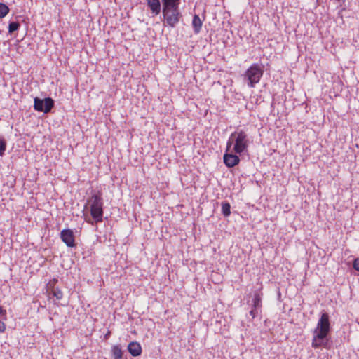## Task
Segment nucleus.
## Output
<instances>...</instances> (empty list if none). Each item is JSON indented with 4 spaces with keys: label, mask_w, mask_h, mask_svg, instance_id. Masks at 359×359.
Listing matches in <instances>:
<instances>
[{
    "label": "nucleus",
    "mask_w": 359,
    "mask_h": 359,
    "mask_svg": "<svg viewBox=\"0 0 359 359\" xmlns=\"http://www.w3.org/2000/svg\"><path fill=\"white\" fill-rule=\"evenodd\" d=\"M327 335L313 332V336L311 342V346L316 349L321 347L328 349Z\"/></svg>",
    "instance_id": "obj_6"
},
{
    "label": "nucleus",
    "mask_w": 359,
    "mask_h": 359,
    "mask_svg": "<svg viewBox=\"0 0 359 359\" xmlns=\"http://www.w3.org/2000/svg\"><path fill=\"white\" fill-rule=\"evenodd\" d=\"M330 329L331 326L328 313L325 312L322 313L320 318L318 321L316 327L313 332L323 334L327 336L330 332Z\"/></svg>",
    "instance_id": "obj_5"
},
{
    "label": "nucleus",
    "mask_w": 359,
    "mask_h": 359,
    "mask_svg": "<svg viewBox=\"0 0 359 359\" xmlns=\"http://www.w3.org/2000/svg\"><path fill=\"white\" fill-rule=\"evenodd\" d=\"M202 25L203 22L201 20L200 17L198 15L195 14L192 20V27L195 34H198L201 32Z\"/></svg>",
    "instance_id": "obj_14"
},
{
    "label": "nucleus",
    "mask_w": 359,
    "mask_h": 359,
    "mask_svg": "<svg viewBox=\"0 0 359 359\" xmlns=\"http://www.w3.org/2000/svg\"><path fill=\"white\" fill-rule=\"evenodd\" d=\"M262 294L257 292L253 299V309L250 311V315L255 318L261 313Z\"/></svg>",
    "instance_id": "obj_9"
},
{
    "label": "nucleus",
    "mask_w": 359,
    "mask_h": 359,
    "mask_svg": "<svg viewBox=\"0 0 359 359\" xmlns=\"http://www.w3.org/2000/svg\"><path fill=\"white\" fill-rule=\"evenodd\" d=\"M128 351L133 357H137L142 353V347L138 342L132 341L128 346Z\"/></svg>",
    "instance_id": "obj_13"
},
{
    "label": "nucleus",
    "mask_w": 359,
    "mask_h": 359,
    "mask_svg": "<svg viewBox=\"0 0 359 359\" xmlns=\"http://www.w3.org/2000/svg\"><path fill=\"white\" fill-rule=\"evenodd\" d=\"M9 8L4 3H0V18H4L9 13Z\"/></svg>",
    "instance_id": "obj_19"
},
{
    "label": "nucleus",
    "mask_w": 359,
    "mask_h": 359,
    "mask_svg": "<svg viewBox=\"0 0 359 359\" xmlns=\"http://www.w3.org/2000/svg\"><path fill=\"white\" fill-rule=\"evenodd\" d=\"M334 1H337V2H339V1H341V0H334Z\"/></svg>",
    "instance_id": "obj_25"
},
{
    "label": "nucleus",
    "mask_w": 359,
    "mask_h": 359,
    "mask_svg": "<svg viewBox=\"0 0 359 359\" xmlns=\"http://www.w3.org/2000/svg\"><path fill=\"white\" fill-rule=\"evenodd\" d=\"M114 359H123V351L119 345H115L111 348Z\"/></svg>",
    "instance_id": "obj_15"
},
{
    "label": "nucleus",
    "mask_w": 359,
    "mask_h": 359,
    "mask_svg": "<svg viewBox=\"0 0 359 359\" xmlns=\"http://www.w3.org/2000/svg\"><path fill=\"white\" fill-rule=\"evenodd\" d=\"M6 149V141L4 137H0V156L4 154Z\"/></svg>",
    "instance_id": "obj_20"
},
{
    "label": "nucleus",
    "mask_w": 359,
    "mask_h": 359,
    "mask_svg": "<svg viewBox=\"0 0 359 359\" xmlns=\"http://www.w3.org/2000/svg\"><path fill=\"white\" fill-rule=\"evenodd\" d=\"M6 330V325L4 323L0 320V332H4Z\"/></svg>",
    "instance_id": "obj_22"
},
{
    "label": "nucleus",
    "mask_w": 359,
    "mask_h": 359,
    "mask_svg": "<svg viewBox=\"0 0 359 359\" xmlns=\"http://www.w3.org/2000/svg\"><path fill=\"white\" fill-rule=\"evenodd\" d=\"M0 316H6V311L5 309H4L1 305H0Z\"/></svg>",
    "instance_id": "obj_23"
},
{
    "label": "nucleus",
    "mask_w": 359,
    "mask_h": 359,
    "mask_svg": "<svg viewBox=\"0 0 359 359\" xmlns=\"http://www.w3.org/2000/svg\"><path fill=\"white\" fill-rule=\"evenodd\" d=\"M262 74L263 71L258 65L252 66L248 69V81L252 86L259 82Z\"/></svg>",
    "instance_id": "obj_7"
},
{
    "label": "nucleus",
    "mask_w": 359,
    "mask_h": 359,
    "mask_svg": "<svg viewBox=\"0 0 359 359\" xmlns=\"http://www.w3.org/2000/svg\"><path fill=\"white\" fill-rule=\"evenodd\" d=\"M353 267L355 270L359 271V258L354 259L353 263Z\"/></svg>",
    "instance_id": "obj_21"
},
{
    "label": "nucleus",
    "mask_w": 359,
    "mask_h": 359,
    "mask_svg": "<svg viewBox=\"0 0 359 359\" xmlns=\"http://www.w3.org/2000/svg\"><path fill=\"white\" fill-rule=\"evenodd\" d=\"M20 27V24L18 21H12L8 25V33L12 34L13 32L18 31Z\"/></svg>",
    "instance_id": "obj_17"
},
{
    "label": "nucleus",
    "mask_w": 359,
    "mask_h": 359,
    "mask_svg": "<svg viewBox=\"0 0 359 359\" xmlns=\"http://www.w3.org/2000/svg\"><path fill=\"white\" fill-rule=\"evenodd\" d=\"M164 18V25L175 28L182 18V14L180 8L175 10H165L162 11Z\"/></svg>",
    "instance_id": "obj_3"
},
{
    "label": "nucleus",
    "mask_w": 359,
    "mask_h": 359,
    "mask_svg": "<svg viewBox=\"0 0 359 359\" xmlns=\"http://www.w3.org/2000/svg\"><path fill=\"white\" fill-rule=\"evenodd\" d=\"M222 212L225 217L230 215L231 205L228 202H224L222 203Z\"/></svg>",
    "instance_id": "obj_18"
},
{
    "label": "nucleus",
    "mask_w": 359,
    "mask_h": 359,
    "mask_svg": "<svg viewBox=\"0 0 359 359\" xmlns=\"http://www.w3.org/2000/svg\"><path fill=\"white\" fill-rule=\"evenodd\" d=\"M161 0H146L147 6L153 16L158 15L161 11Z\"/></svg>",
    "instance_id": "obj_11"
},
{
    "label": "nucleus",
    "mask_w": 359,
    "mask_h": 359,
    "mask_svg": "<svg viewBox=\"0 0 359 359\" xmlns=\"http://www.w3.org/2000/svg\"><path fill=\"white\" fill-rule=\"evenodd\" d=\"M162 11L180 8L181 0H161Z\"/></svg>",
    "instance_id": "obj_12"
},
{
    "label": "nucleus",
    "mask_w": 359,
    "mask_h": 359,
    "mask_svg": "<svg viewBox=\"0 0 359 359\" xmlns=\"http://www.w3.org/2000/svg\"><path fill=\"white\" fill-rule=\"evenodd\" d=\"M90 204V210L92 218L86 219L87 223L94 225L103 221V198L100 191H94L92 196L88 199Z\"/></svg>",
    "instance_id": "obj_1"
},
{
    "label": "nucleus",
    "mask_w": 359,
    "mask_h": 359,
    "mask_svg": "<svg viewBox=\"0 0 359 359\" xmlns=\"http://www.w3.org/2000/svg\"><path fill=\"white\" fill-rule=\"evenodd\" d=\"M233 144V150L235 153L240 154L243 151L247 146L246 135L245 132L232 133L227 142L226 147L230 149Z\"/></svg>",
    "instance_id": "obj_2"
},
{
    "label": "nucleus",
    "mask_w": 359,
    "mask_h": 359,
    "mask_svg": "<svg viewBox=\"0 0 359 359\" xmlns=\"http://www.w3.org/2000/svg\"><path fill=\"white\" fill-rule=\"evenodd\" d=\"M244 76H247V71L245 72Z\"/></svg>",
    "instance_id": "obj_24"
},
{
    "label": "nucleus",
    "mask_w": 359,
    "mask_h": 359,
    "mask_svg": "<svg viewBox=\"0 0 359 359\" xmlns=\"http://www.w3.org/2000/svg\"><path fill=\"white\" fill-rule=\"evenodd\" d=\"M60 238L67 245V247L73 248L76 246L75 236L72 229H63L60 232Z\"/></svg>",
    "instance_id": "obj_8"
},
{
    "label": "nucleus",
    "mask_w": 359,
    "mask_h": 359,
    "mask_svg": "<svg viewBox=\"0 0 359 359\" xmlns=\"http://www.w3.org/2000/svg\"><path fill=\"white\" fill-rule=\"evenodd\" d=\"M50 293L53 294V297H55L56 298V299L57 300H60L62 299L63 297V293L61 291L60 289H59L58 287H56L55 286H53L52 289H51V292Z\"/></svg>",
    "instance_id": "obj_16"
},
{
    "label": "nucleus",
    "mask_w": 359,
    "mask_h": 359,
    "mask_svg": "<svg viewBox=\"0 0 359 359\" xmlns=\"http://www.w3.org/2000/svg\"><path fill=\"white\" fill-rule=\"evenodd\" d=\"M55 101L51 97L41 99L38 97L34 99V110L45 114L49 113L54 107Z\"/></svg>",
    "instance_id": "obj_4"
},
{
    "label": "nucleus",
    "mask_w": 359,
    "mask_h": 359,
    "mask_svg": "<svg viewBox=\"0 0 359 359\" xmlns=\"http://www.w3.org/2000/svg\"><path fill=\"white\" fill-rule=\"evenodd\" d=\"M229 150L230 149H228V147H226V151L223 156V160L224 164L228 168H232L239 163V158L236 154L229 153Z\"/></svg>",
    "instance_id": "obj_10"
}]
</instances>
